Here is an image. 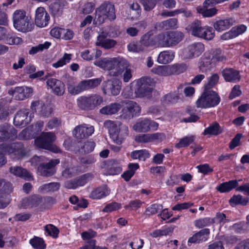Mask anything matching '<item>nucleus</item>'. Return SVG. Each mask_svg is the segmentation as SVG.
<instances>
[{
    "label": "nucleus",
    "instance_id": "nucleus-1",
    "mask_svg": "<svg viewBox=\"0 0 249 249\" xmlns=\"http://www.w3.org/2000/svg\"><path fill=\"white\" fill-rule=\"evenodd\" d=\"M104 126L108 129L112 140L117 144L121 145L128 135L127 126L123 125L119 121H107Z\"/></svg>",
    "mask_w": 249,
    "mask_h": 249
},
{
    "label": "nucleus",
    "instance_id": "nucleus-2",
    "mask_svg": "<svg viewBox=\"0 0 249 249\" xmlns=\"http://www.w3.org/2000/svg\"><path fill=\"white\" fill-rule=\"evenodd\" d=\"M14 28L18 31L26 33L32 31L34 27L31 17L26 15V12L21 10H17L13 14Z\"/></svg>",
    "mask_w": 249,
    "mask_h": 249
},
{
    "label": "nucleus",
    "instance_id": "nucleus-3",
    "mask_svg": "<svg viewBox=\"0 0 249 249\" xmlns=\"http://www.w3.org/2000/svg\"><path fill=\"white\" fill-rule=\"evenodd\" d=\"M108 18L114 20L116 18L114 6L109 2H105L95 11L93 24L98 26L103 24Z\"/></svg>",
    "mask_w": 249,
    "mask_h": 249
},
{
    "label": "nucleus",
    "instance_id": "nucleus-4",
    "mask_svg": "<svg viewBox=\"0 0 249 249\" xmlns=\"http://www.w3.org/2000/svg\"><path fill=\"white\" fill-rule=\"evenodd\" d=\"M188 29L193 36L206 40H211L214 36V31L213 28L208 26H203L201 22L198 20L192 22L188 25Z\"/></svg>",
    "mask_w": 249,
    "mask_h": 249
},
{
    "label": "nucleus",
    "instance_id": "nucleus-5",
    "mask_svg": "<svg viewBox=\"0 0 249 249\" xmlns=\"http://www.w3.org/2000/svg\"><path fill=\"white\" fill-rule=\"evenodd\" d=\"M78 107L82 110L89 111L95 109L103 102V97L99 94H92L83 96L77 100Z\"/></svg>",
    "mask_w": 249,
    "mask_h": 249
},
{
    "label": "nucleus",
    "instance_id": "nucleus-6",
    "mask_svg": "<svg viewBox=\"0 0 249 249\" xmlns=\"http://www.w3.org/2000/svg\"><path fill=\"white\" fill-rule=\"evenodd\" d=\"M55 136L53 132H43L35 140L36 145L41 148L52 151L54 153L60 152L59 148L53 144Z\"/></svg>",
    "mask_w": 249,
    "mask_h": 249
},
{
    "label": "nucleus",
    "instance_id": "nucleus-7",
    "mask_svg": "<svg viewBox=\"0 0 249 249\" xmlns=\"http://www.w3.org/2000/svg\"><path fill=\"white\" fill-rule=\"evenodd\" d=\"M220 101L217 93L213 90H205L196 101L197 106L201 108L214 107Z\"/></svg>",
    "mask_w": 249,
    "mask_h": 249
},
{
    "label": "nucleus",
    "instance_id": "nucleus-8",
    "mask_svg": "<svg viewBox=\"0 0 249 249\" xmlns=\"http://www.w3.org/2000/svg\"><path fill=\"white\" fill-rule=\"evenodd\" d=\"M4 151L15 159H20L25 156L27 151L21 142H15L11 144H0V152Z\"/></svg>",
    "mask_w": 249,
    "mask_h": 249
},
{
    "label": "nucleus",
    "instance_id": "nucleus-9",
    "mask_svg": "<svg viewBox=\"0 0 249 249\" xmlns=\"http://www.w3.org/2000/svg\"><path fill=\"white\" fill-rule=\"evenodd\" d=\"M153 80L148 77H143L137 81V89L135 91L138 97H146L151 96L153 88L152 84Z\"/></svg>",
    "mask_w": 249,
    "mask_h": 249
},
{
    "label": "nucleus",
    "instance_id": "nucleus-10",
    "mask_svg": "<svg viewBox=\"0 0 249 249\" xmlns=\"http://www.w3.org/2000/svg\"><path fill=\"white\" fill-rule=\"evenodd\" d=\"M184 70L183 66L176 64L172 66H158L153 68L151 71L160 76H167L171 74L182 73Z\"/></svg>",
    "mask_w": 249,
    "mask_h": 249
},
{
    "label": "nucleus",
    "instance_id": "nucleus-11",
    "mask_svg": "<svg viewBox=\"0 0 249 249\" xmlns=\"http://www.w3.org/2000/svg\"><path fill=\"white\" fill-rule=\"evenodd\" d=\"M122 82L117 78H112L104 82L103 90L105 94L116 96L119 94L121 89Z\"/></svg>",
    "mask_w": 249,
    "mask_h": 249
},
{
    "label": "nucleus",
    "instance_id": "nucleus-12",
    "mask_svg": "<svg viewBox=\"0 0 249 249\" xmlns=\"http://www.w3.org/2000/svg\"><path fill=\"white\" fill-rule=\"evenodd\" d=\"M94 131L92 125L87 124H82L76 126L72 131L73 136L78 140H82L88 138Z\"/></svg>",
    "mask_w": 249,
    "mask_h": 249
},
{
    "label": "nucleus",
    "instance_id": "nucleus-13",
    "mask_svg": "<svg viewBox=\"0 0 249 249\" xmlns=\"http://www.w3.org/2000/svg\"><path fill=\"white\" fill-rule=\"evenodd\" d=\"M17 138V131L12 125L7 124L0 125V142L14 141Z\"/></svg>",
    "mask_w": 249,
    "mask_h": 249
},
{
    "label": "nucleus",
    "instance_id": "nucleus-14",
    "mask_svg": "<svg viewBox=\"0 0 249 249\" xmlns=\"http://www.w3.org/2000/svg\"><path fill=\"white\" fill-rule=\"evenodd\" d=\"M60 162L59 159H53L46 161L38 166L37 171L40 175L44 177H51L55 173L54 167Z\"/></svg>",
    "mask_w": 249,
    "mask_h": 249
},
{
    "label": "nucleus",
    "instance_id": "nucleus-15",
    "mask_svg": "<svg viewBox=\"0 0 249 249\" xmlns=\"http://www.w3.org/2000/svg\"><path fill=\"white\" fill-rule=\"evenodd\" d=\"M158 124L148 119H140L133 126V129L138 132H146L151 129H157Z\"/></svg>",
    "mask_w": 249,
    "mask_h": 249
},
{
    "label": "nucleus",
    "instance_id": "nucleus-16",
    "mask_svg": "<svg viewBox=\"0 0 249 249\" xmlns=\"http://www.w3.org/2000/svg\"><path fill=\"white\" fill-rule=\"evenodd\" d=\"M50 20L49 14L43 7H38L35 12V22L39 27H46Z\"/></svg>",
    "mask_w": 249,
    "mask_h": 249
},
{
    "label": "nucleus",
    "instance_id": "nucleus-17",
    "mask_svg": "<svg viewBox=\"0 0 249 249\" xmlns=\"http://www.w3.org/2000/svg\"><path fill=\"white\" fill-rule=\"evenodd\" d=\"M31 107L33 111H35L39 115L43 117H49L52 112L51 107L45 106L43 102L39 101L33 102Z\"/></svg>",
    "mask_w": 249,
    "mask_h": 249
},
{
    "label": "nucleus",
    "instance_id": "nucleus-18",
    "mask_svg": "<svg viewBox=\"0 0 249 249\" xmlns=\"http://www.w3.org/2000/svg\"><path fill=\"white\" fill-rule=\"evenodd\" d=\"M28 110L25 109L18 111L14 119V124L20 127H23L27 125L31 121L30 118L28 117Z\"/></svg>",
    "mask_w": 249,
    "mask_h": 249
},
{
    "label": "nucleus",
    "instance_id": "nucleus-19",
    "mask_svg": "<svg viewBox=\"0 0 249 249\" xmlns=\"http://www.w3.org/2000/svg\"><path fill=\"white\" fill-rule=\"evenodd\" d=\"M210 233L209 229L205 228L196 233L188 239V243L198 244L206 241Z\"/></svg>",
    "mask_w": 249,
    "mask_h": 249
},
{
    "label": "nucleus",
    "instance_id": "nucleus-20",
    "mask_svg": "<svg viewBox=\"0 0 249 249\" xmlns=\"http://www.w3.org/2000/svg\"><path fill=\"white\" fill-rule=\"evenodd\" d=\"M222 74L227 82L236 83L239 81L241 78L239 71L232 68L223 70Z\"/></svg>",
    "mask_w": 249,
    "mask_h": 249
},
{
    "label": "nucleus",
    "instance_id": "nucleus-21",
    "mask_svg": "<svg viewBox=\"0 0 249 249\" xmlns=\"http://www.w3.org/2000/svg\"><path fill=\"white\" fill-rule=\"evenodd\" d=\"M204 51V46L201 43H195L189 45L187 48V56L193 58L199 56Z\"/></svg>",
    "mask_w": 249,
    "mask_h": 249
},
{
    "label": "nucleus",
    "instance_id": "nucleus-22",
    "mask_svg": "<svg viewBox=\"0 0 249 249\" xmlns=\"http://www.w3.org/2000/svg\"><path fill=\"white\" fill-rule=\"evenodd\" d=\"M47 85L57 95H62L65 91L64 84L60 80L54 78H50L47 81Z\"/></svg>",
    "mask_w": 249,
    "mask_h": 249
},
{
    "label": "nucleus",
    "instance_id": "nucleus-23",
    "mask_svg": "<svg viewBox=\"0 0 249 249\" xmlns=\"http://www.w3.org/2000/svg\"><path fill=\"white\" fill-rule=\"evenodd\" d=\"M178 21L177 18H172L157 23L155 28L158 31L174 29L178 27Z\"/></svg>",
    "mask_w": 249,
    "mask_h": 249
},
{
    "label": "nucleus",
    "instance_id": "nucleus-24",
    "mask_svg": "<svg viewBox=\"0 0 249 249\" xmlns=\"http://www.w3.org/2000/svg\"><path fill=\"white\" fill-rule=\"evenodd\" d=\"M95 64L106 70H113L117 66V58H104L97 61Z\"/></svg>",
    "mask_w": 249,
    "mask_h": 249
},
{
    "label": "nucleus",
    "instance_id": "nucleus-25",
    "mask_svg": "<svg viewBox=\"0 0 249 249\" xmlns=\"http://www.w3.org/2000/svg\"><path fill=\"white\" fill-rule=\"evenodd\" d=\"M235 22L233 18H229L224 19H220L213 23L214 29L218 32L227 30L232 26Z\"/></svg>",
    "mask_w": 249,
    "mask_h": 249
},
{
    "label": "nucleus",
    "instance_id": "nucleus-26",
    "mask_svg": "<svg viewBox=\"0 0 249 249\" xmlns=\"http://www.w3.org/2000/svg\"><path fill=\"white\" fill-rule=\"evenodd\" d=\"M15 99L18 100H23L31 96L33 89L31 88L26 86L16 87Z\"/></svg>",
    "mask_w": 249,
    "mask_h": 249
},
{
    "label": "nucleus",
    "instance_id": "nucleus-27",
    "mask_svg": "<svg viewBox=\"0 0 249 249\" xmlns=\"http://www.w3.org/2000/svg\"><path fill=\"white\" fill-rule=\"evenodd\" d=\"M168 47L177 45L183 38V34L179 32H167Z\"/></svg>",
    "mask_w": 249,
    "mask_h": 249
},
{
    "label": "nucleus",
    "instance_id": "nucleus-28",
    "mask_svg": "<svg viewBox=\"0 0 249 249\" xmlns=\"http://www.w3.org/2000/svg\"><path fill=\"white\" fill-rule=\"evenodd\" d=\"M242 180H231L220 184L216 189L220 193L229 192L238 186V181Z\"/></svg>",
    "mask_w": 249,
    "mask_h": 249
},
{
    "label": "nucleus",
    "instance_id": "nucleus-29",
    "mask_svg": "<svg viewBox=\"0 0 249 249\" xmlns=\"http://www.w3.org/2000/svg\"><path fill=\"white\" fill-rule=\"evenodd\" d=\"M76 150L81 153H88L92 151L95 147L93 142L87 141L84 142H78Z\"/></svg>",
    "mask_w": 249,
    "mask_h": 249
},
{
    "label": "nucleus",
    "instance_id": "nucleus-30",
    "mask_svg": "<svg viewBox=\"0 0 249 249\" xmlns=\"http://www.w3.org/2000/svg\"><path fill=\"white\" fill-rule=\"evenodd\" d=\"M140 44L144 48V47L156 46L155 36H154L151 32H148L142 36L140 40Z\"/></svg>",
    "mask_w": 249,
    "mask_h": 249
},
{
    "label": "nucleus",
    "instance_id": "nucleus-31",
    "mask_svg": "<svg viewBox=\"0 0 249 249\" xmlns=\"http://www.w3.org/2000/svg\"><path fill=\"white\" fill-rule=\"evenodd\" d=\"M121 107L122 106L119 103H112L100 109V112L102 114L112 115L117 113Z\"/></svg>",
    "mask_w": 249,
    "mask_h": 249
},
{
    "label": "nucleus",
    "instance_id": "nucleus-32",
    "mask_svg": "<svg viewBox=\"0 0 249 249\" xmlns=\"http://www.w3.org/2000/svg\"><path fill=\"white\" fill-rule=\"evenodd\" d=\"M175 57V53L171 51H164L160 52L157 61L160 64H166L171 62Z\"/></svg>",
    "mask_w": 249,
    "mask_h": 249
},
{
    "label": "nucleus",
    "instance_id": "nucleus-33",
    "mask_svg": "<svg viewBox=\"0 0 249 249\" xmlns=\"http://www.w3.org/2000/svg\"><path fill=\"white\" fill-rule=\"evenodd\" d=\"M9 171L13 175L20 178L25 179H30L32 178L31 175L26 169L20 166H11L9 168Z\"/></svg>",
    "mask_w": 249,
    "mask_h": 249
},
{
    "label": "nucleus",
    "instance_id": "nucleus-34",
    "mask_svg": "<svg viewBox=\"0 0 249 249\" xmlns=\"http://www.w3.org/2000/svg\"><path fill=\"white\" fill-rule=\"evenodd\" d=\"M60 187V184L58 182H51L40 186L38 190L43 193H52L57 191Z\"/></svg>",
    "mask_w": 249,
    "mask_h": 249
},
{
    "label": "nucleus",
    "instance_id": "nucleus-35",
    "mask_svg": "<svg viewBox=\"0 0 249 249\" xmlns=\"http://www.w3.org/2000/svg\"><path fill=\"white\" fill-rule=\"evenodd\" d=\"M65 6V2L60 0L57 2L52 3L50 6V10L53 16H59L62 13V10Z\"/></svg>",
    "mask_w": 249,
    "mask_h": 249
},
{
    "label": "nucleus",
    "instance_id": "nucleus-36",
    "mask_svg": "<svg viewBox=\"0 0 249 249\" xmlns=\"http://www.w3.org/2000/svg\"><path fill=\"white\" fill-rule=\"evenodd\" d=\"M214 65V64L212 62L211 57L205 56L201 58L199 63V69L202 72H206Z\"/></svg>",
    "mask_w": 249,
    "mask_h": 249
},
{
    "label": "nucleus",
    "instance_id": "nucleus-37",
    "mask_svg": "<svg viewBox=\"0 0 249 249\" xmlns=\"http://www.w3.org/2000/svg\"><path fill=\"white\" fill-rule=\"evenodd\" d=\"M109 194V192L107 188L105 186H102L92 191L89 196L92 199H101L107 196Z\"/></svg>",
    "mask_w": 249,
    "mask_h": 249
},
{
    "label": "nucleus",
    "instance_id": "nucleus-38",
    "mask_svg": "<svg viewBox=\"0 0 249 249\" xmlns=\"http://www.w3.org/2000/svg\"><path fill=\"white\" fill-rule=\"evenodd\" d=\"M101 79L95 78L84 80L81 82L83 90L93 89L100 84Z\"/></svg>",
    "mask_w": 249,
    "mask_h": 249
},
{
    "label": "nucleus",
    "instance_id": "nucleus-39",
    "mask_svg": "<svg viewBox=\"0 0 249 249\" xmlns=\"http://www.w3.org/2000/svg\"><path fill=\"white\" fill-rule=\"evenodd\" d=\"M167 32L155 36L156 45L159 47H168Z\"/></svg>",
    "mask_w": 249,
    "mask_h": 249
},
{
    "label": "nucleus",
    "instance_id": "nucleus-40",
    "mask_svg": "<svg viewBox=\"0 0 249 249\" xmlns=\"http://www.w3.org/2000/svg\"><path fill=\"white\" fill-rule=\"evenodd\" d=\"M211 58L214 64L217 62H224L227 59L226 55L220 49H216L213 51Z\"/></svg>",
    "mask_w": 249,
    "mask_h": 249
},
{
    "label": "nucleus",
    "instance_id": "nucleus-41",
    "mask_svg": "<svg viewBox=\"0 0 249 249\" xmlns=\"http://www.w3.org/2000/svg\"><path fill=\"white\" fill-rule=\"evenodd\" d=\"M150 156L149 153L146 150H135L131 153V157L134 160L144 161Z\"/></svg>",
    "mask_w": 249,
    "mask_h": 249
},
{
    "label": "nucleus",
    "instance_id": "nucleus-42",
    "mask_svg": "<svg viewBox=\"0 0 249 249\" xmlns=\"http://www.w3.org/2000/svg\"><path fill=\"white\" fill-rule=\"evenodd\" d=\"M5 39L6 43L9 45H18L21 44L23 42L21 38L16 36L12 32L7 33Z\"/></svg>",
    "mask_w": 249,
    "mask_h": 249
},
{
    "label": "nucleus",
    "instance_id": "nucleus-43",
    "mask_svg": "<svg viewBox=\"0 0 249 249\" xmlns=\"http://www.w3.org/2000/svg\"><path fill=\"white\" fill-rule=\"evenodd\" d=\"M221 132L222 130L219 124L217 123L214 122L204 130L203 134L204 135H217Z\"/></svg>",
    "mask_w": 249,
    "mask_h": 249
},
{
    "label": "nucleus",
    "instance_id": "nucleus-44",
    "mask_svg": "<svg viewBox=\"0 0 249 249\" xmlns=\"http://www.w3.org/2000/svg\"><path fill=\"white\" fill-rule=\"evenodd\" d=\"M51 44V43L48 41L43 44H39L37 46L32 47L29 50L28 53L30 55H34L38 52H42L44 50L48 49Z\"/></svg>",
    "mask_w": 249,
    "mask_h": 249
},
{
    "label": "nucleus",
    "instance_id": "nucleus-45",
    "mask_svg": "<svg viewBox=\"0 0 249 249\" xmlns=\"http://www.w3.org/2000/svg\"><path fill=\"white\" fill-rule=\"evenodd\" d=\"M197 12L201 14L203 17H211L216 14L217 10L215 8L208 9V7L205 8L203 5V7H197Z\"/></svg>",
    "mask_w": 249,
    "mask_h": 249
},
{
    "label": "nucleus",
    "instance_id": "nucleus-46",
    "mask_svg": "<svg viewBox=\"0 0 249 249\" xmlns=\"http://www.w3.org/2000/svg\"><path fill=\"white\" fill-rule=\"evenodd\" d=\"M30 243L35 249H45L46 248V244L43 239L38 237L35 236L31 239Z\"/></svg>",
    "mask_w": 249,
    "mask_h": 249
},
{
    "label": "nucleus",
    "instance_id": "nucleus-47",
    "mask_svg": "<svg viewBox=\"0 0 249 249\" xmlns=\"http://www.w3.org/2000/svg\"><path fill=\"white\" fill-rule=\"evenodd\" d=\"M219 77L216 73L213 74L212 75L208 78V82L206 83L204 87V89L210 90L213 88L218 83Z\"/></svg>",
    "mask_w": 249,
    "mask_h": 249
},
{
    "label": "nucleus",
    "instance_id": "nucleus-48",
    "mask_svg": "<svg viewBox=\"0 0 249 249\" xmlns=\"http://www.w3.org/2000/svg\"><path fill=\"white\" fill-rule=\"evenodd\" d=\"M12 185L9 182L0 179V194H9L12 192Z\"/></svg>",
    "mask_w": 249,
    "mask_h": 249
},
{
    "label": "nucleus",
    "instance_id": "nucleus-49",
    "mask_svg": "<svg viewBox=\"0 0 249 249\" xmlns=\"http://www.w3.org/2000/svg\"><path fill=\"white\" fill-rule=\"evenodd\" d=\"M248 202V200L246 198H243L240 195H234L229 200L231 205L241 204L246 205Z\"/></svg>",
    "mask_w": 249,
    "mask_h": 249
},
{
    "label": "nucleus",
    "instance_id": "nucleus-50",
    "mask_svg": "<svg viewBox=\"0 0 249 249\" xmlns=\"http://www.w3.org/2000/svg\"><path fill=\"white\" fill-rule=\"evenodd\" d=\"M71 59V54L65 53L63 57L59 59L56 63H54L52 64L53 67L55 68H58L60 67H62L66 65L67 63H69Z\"/></svg>",
    "mask_w": 249,
    "mask_h": 249
},
{
    "label": "nucleus",
    "instance_id": "nucleus-51",
    "mask_svg": "<svg viewBox=\"0 0 249 249\" xmlns=\"http://www.w3.org/2000/svg\"><path fill=\"white\" fill-rule=\"evenodd\" d=\"M125 107L134 116L140 112L141 107L137 103L134 101H129L127 102L126 103Z\"/></svg>",
    "mask_w": 249,
    "mask_h": 249
},
{
    "label": "nucleus",
    "instance_id": "nucleus-52",
    "mask_svg": "<svg viewBox=\"0 0 249 249\" xmlns=\"http://www.w3.org/2000/svg\"><path fill=\"white\" fill-rule=\"evenodd\" d=\"M163 209V206L159 204H153L147 207L145 213L147 215L155 214L160 212Z\"/></svg>",
    "mask_w": 249,
    "mask_h": 249
},
{
    "label": "nucleus",
    "instance_id": "nucleus-53",
    "mask_svg": "<svg viewBox=\"0 0 249 249\" xmlns=\"http://www.w3.org/2000/svg\"><path fill=\"white\" fill-rule=\"evenodd\" d=\"M122 171V168L117 164H109L107 165V174L109 175H114L119 174Z\"/></svg>",
    "mask_w": 249,
    "mask_h": 249
},
{
    "label": "nucleus",
    "instance_id": "nucleus-54",
    "mask_svg": "<svg viewBox=\"0 0 249 249\" xmlns=\"http://www.w3.org/2000/svg\"><path fill=\"white\" fill-rule=\"evenodd\" d=\"M129 66V64L126 60L123 58H117V66L116 67L117 71L116 73H120L122 71L130 69L128 68Z\"/></svg>",
    "mask_w": 249,
    "mask_h": 249
},
{
    "label": "nucleus",
    "instance_id": "nucleus-55",
    "mask_svg": "<svg viewBox=\"0 0 249 249\" xmlns=\"http://www.w3.org/2000/svg\"><path fill=\"white\" fill-rule=\"evenodd\" d=\"M44 230L48 235L56 238L58 236L59 231L57 228L52 224H48L45 226Z\"/></svg>",
    "mask_w": 249,
    "mask_h": 249
},
{
    "label": "nucleus",
    "instance_id": "nucleus-56",
    "mask_svg": "<svg viewBox=\"0 0 249 249\" xmlns=\"http://www.w3.org/2000/svg\"><path fill=\"white\" fill-rule=\"evenodd\" d=\"M194 141V136L185 137L180 140L179 142L176 144V147L180 148L187 146Z\"/></svg>",
    "mask_w": 249,
    "mask_h": 249
},
{
    "label": "nucleus",
    "instance_id": "nucleus-57",
    "mask_svg": "<svg viewBox=\"0 0 249 249\" xmlns=\"http://www.w3.org/2000/svg\"><path fill=\"white\" fill-rule=\"evenodd\" d=\"M130 15H132L131 18L135 19L139 17L141 14L140 6L138 3H133L130 6Z\"/></svg>",
    "mask_w": 249,
    "mask_h": 249
},
{
    "label": "nucleus",
    "instance_id": "nucleus-58",
    "mask_svg": "<svg viewBox=\"0 0 249 249\" xmlns=\"http://www.w3.org/2000/svg\"><path fill=\"white\" fill-rule=\"evenodd\" d=\"M213 223V219L209 217H206L196 220L195 221V225L196 227L198 228H201L206 226H209Z\"/></svg>",
    "mask_w": 249,
    "mask_h": 249
},
{
    "label": "nucleus",
    "instance_id": "nucleus-59",
    "mask_svg": "<svg viewBox=\"0 0 249 249\" xmlns=\"http://www.w3.org/2000/svg\"><path fill=\"white\" fill-rule=\"evenodd\" d=\"M93 176L90 174H86L80 177L75 178L77 187L84 185L90 178H92Z\"/></svg>",
    "mask_w": 249,
    "mask_h": 249
},
{
    "label": "nucleus",
    "instance_id": "nucleus-60",
    "mask_svg": "<svg viewBox=\"0 0 249 249\" xmlns=\"http://www.w3.org/2000/svg\"><path fill=\"white\" fill-rule=\"evenodd\" d=\"M48 160L44 156H36L33 157L30 160L32 165L33 166H40L42 163H44Z\"/></svg>",
    "mask_w": 249,
    "mask_h": 249
},
{
    "label": "nucleus",
    "instance_id": "nucleus-61",
    "mask_svg": "<svg viewBox=\"0 0 249 249\" xmlns=\"http://www.w3.org/2000/svg\"><path fill=\"white\" fill-rule=\"evenodd\" d=\"M213 223L216 222L220 224H224L228 222L229 220L226 218V215L223 213H217L214 218L213 219Z\"/></svg>",
    "mask_w": 249,
    "mask_h": 249
},
{
    "label": "nucleus",
    "instance_id": "nucleus-62",
    "mask_svg": "<svg viewBox=\"0 0 249 249\" xmlns=\"http://www.w3.org/2000/svg\"><path fill=\"white\" fill-rule=\"evenodd\" d=\"M135 141L140 143H146L152 142L151 134L139 135L136 137Z\"/></svg>",
    "mask_w": 249,
    "mask_h": 249
},
{
    "label": "nucleus",
    "instance_id": "nucleus-63",
    "mask_svg": "<svg viewBox=\"0 0 249 249\" xmlns=\"http://www.w3.org/2000/svg\"><path fill=\"white\" fill-rule=\"evenodd\" d=\"M142 2L144 9L146 11L152 10L156 4V0H142Z\"/></svg>",
    "mask_w": 249,
    "mask_h": 249
},
{
    "label": "nucleus",
    "instance_id": "nucleus-64",
    "mask_svg": "<svg viewBox=\"0 0 249 249\" xmlns=\"http://www.w3.org/2000/svg\"><path fill=\"white\" fill-rule=\"evenodd\" d=\"M96 241L93 239H89L87 244L84 246L80 248L79 249H107L105 247H100L96 246Z\"/></svg>",
    "mask_w": 249,
    "mask_h": 249
}]
</instances>
